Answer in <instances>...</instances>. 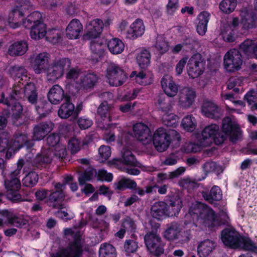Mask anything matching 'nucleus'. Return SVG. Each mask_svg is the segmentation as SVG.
I'll list each match as a JSON object with an SVG mask.
<instances>
[{"label":"nucleus","mask_w":257,"mask_h":257,"mask_svg":"<svg viewBox=\"0 0 257 257\" xmlns=\"http://www.w3.org/2000/svg\"><path fill=\"white\" fill-rule=\"evenodd\" d=\"M221 240L226 246L233 248H240L257 253V246L251 239L240 236L234 229H224L221 233Z\"/></svg>","instance_id":"obj_1"},{"label":"nucleus","mask_w":257,"mask_h":257,"mask_svg":"<svg viewBox=\"0 0 257 257\" xmlns=\"http://www.w3.org/2000/svg\"><path fill=\"white\" fill-rule=\"evenodd\" d=\"M23 164V160H20L18 162L17 169L9 173L5 179L7 197L13 201L22 200V196L18 192L21 187L20 178Z\"/></svg>","instance_id":"obj_2"},{"label":"nucleus","mask_w":257,"mask_h":257,"mask_svg":"<svg viewBox=\"0 0 257 257\" xmlns=\"http://www.w3.org/2000/svg\"><path fill=\"white\" fill-rule=\"evenodd\" d=\"M42 20L41 14L35 11L29 15L23 22L24 26L30 29V35L32 39L38 40L46 35V26Z\"/></svg>","instance_id":"obj_3"},{"label":"nucleus","mask_w":257,"mask_h":257,"mask_svg":"<svg viewBox=\"0 0 257 257\" xmlns=\"http://www.w3.org/2000/svg\"><path fill=\"white\" fill-rule=\"evenodd\" d=\"M189 213L191 215H196L200 222L208 227H213L220 223L218 222L217 216L210 208L203 204L196 203L192 204Z\"/></svg>","instance_id":"obj_4"},{"label":"nucleus","mask_w":257,"mask_h":257,"mask_svg":"<svg viewBox=\"0 0 257 257\" xmlns=\"http://www.w3.org/2000/svg\"><path fill=\"white\" fill-rule=\"evenodd\" d=\"M225 140V136L220 132L219 126L215 123L206 126L199 137V141L202 146H209L213 142L216 145H220Z\"/></svg>","instance_id":"obj_5"},{"label":"nucleus","mask_w":257,"mask_h":257,"mask_svg":"<svg viewBox=\"0 0 257 257\" xmlns=\"http://www.w3.org/2000/svg\"><path fill=\"white\" fill-rule=\"evenodd\" d=\"M71 65V60L68 58L56 59L51 63L46 71V77L49 81H55L61 78L65 70L69 69Z\"/></svg>","instance_id":"obj_6"},{"label":"nucleus","mask_w":257,"mask_h":257,"mask_svg":"<svg viewBox=\"0 0 257 257\" xmlns=\"http://www.w3.org/2000/svg\"><path fill=\"white\" fill-rule=\"evenodd\" d=\"M9 97H5L7 94L2 93L0 103H4L9 106L12 105V111L13 115L18 117L23 111V107L20 103L16 102L22 98L23 94L20 92V87L16 86L14 89L9 90Z\"/></svg>","instance_id":"obj_7"},{"label":"nucleus","mask_w":257,"mask_h":257,"mask_svg":"<svg viewBox=\"0 0 257 257\" xmlns=\"http://www.w3.org/2000/svg\"><path fill=\"white\" fill-rule=\"evenodd\" d=\"M144 240L147 249L153 255L159 256L164 253L165 243L156 232L147 233L144 236Z\"/></svg>","instance_id":"obj_8"},{"label":"nucleus","mask_w":257,"mask_h":257,"mask_svg":"<svg viewBox=\"0 0 257 257\" xmlns=\"http://www.w3.org/2000/svg\"><path fill=\"white\" fill-rule=\"evenodd\" d=\"M105 76L109 84L115 87L122 85L127 78L123 69L116 64H111L108 66Z\"/></svg>","instance_id":"obj_9"},{"label":"nucleus","mask_w":257,"mask_h":257,"mask_svg":"<svg viewBox=\"0 0 257 257\" xmlns=\"http://www.w3.org/2000/svg\"><path fill=\"white\" fill-rule=\"evenodd\" d=\"M19 4H21L20 6H17L10 13L7 20L8 25L14 29L23 25L24 12L30 6V3L26 1L19 0Z\"/></svg>","instance_id":"obj_10"},{"label":"nucleus","mask_w":257,"mask_h":257,"mask_svg":"<svg viewBox=\"0 0 257 257\" xmlns=\"http://www.w3.org/2000/svg\"><path fill=\"white\" fill-rule=\"evenodd\" d=\"M243 60L240 53L236 49L228 51L224 56V66L228 72H234L239 70Z\"/></svg>","instance_id":"obj_11"},{"label":"nucleus","mask_w":257,"mask_h":257,"mask_svg":"<svg viewBox=\"0 0 257 257\" xmlns=\"http://www.w3.org/2000/svg\"><path fill=\"white\" fill-rule=\"evenodd\" d=\"M205 63L199 54L193 55L189 60L187 70L189 76L195 78L201 75L204 70Z\"/></svg>","instance_id":"obj_12"},{"label":"nucleus","mask_w":257,"mask_h":257,"mask_svg":"<svg viewBox=\"0 0 257 257\" xmlns=\"http://www.w3.org/2000/svg\"><path fill=\"white\" fill-rule=\"evenodd\" d=\"M97 114L100 117L101 120H98V126L101 129H106L112 120L113 108L112 105L108 104L106 101L101 103L97 108Z\"/></svg>","instance_id":"obj_13"},{"label":"nucleus","mask_w":257,"mask_h":257,"mask_svg":"<svg viewBox=\"0 0 257 257\" xmlns=\"http://www.w3.org/2000/svg\"><path fill=\"white\" fill-rule=\"evenodd\" d=\"M50 55L46 52L34 55L31 59V66L36 74L46 73L49 64Z\"/></svg>","instance_id":"obj_14"},{"label":"nucleus","mask_w":257,"mask_h":257,"mask_svg":"<svg viewBox=\"0 0 257 257\" xmlns=\"http://www.w3.org/2000/svg\"><path fill=\"white\" fill-rule=\"evenodd\" d=\"M168 132L165 128L160 127L154 133L153 142L155 149L162 152L167 150L171 143Z\"/></svg>","instance_id":"obj_15"},{"label":"nucleus","mask_w":257,"mask_h":257,"mask_svg":"<svg viewBox=\"0 0 257 257\" xmlns=\"http://www.w3.org/2000/svg\"><path fill=\"white\" fill-rule=\"evenodd\" d=\"M96 175H97L98 179L101 181L110 182L113 178L112 174L107 173L103 169L100 170L97 172L95 170L90 169L85 171L79 175L78 177L79 184L80 185L84 184L86 181H90Z\"/></svg>","instance_id":"obj_16"},{"label":"nucleus","mask_w":257,"mask_h":257,"mask_svg":"<svg viewBox=\"0 0 257 257\" xmlns=\"http://www.w3.org/2000/svg\"><path fill=\"white\" fill-rule=\"evenodd\" d=\"M82 248L79 239L70 242L65 248H60L52 257H81Z\"/></svg>","instance_id":"obj_17"},{"label":"nucleus","mask_w":257,"mask_h":257,"mask_svg":"<svg viewBox=\"0 0 257 257\" xmlns=\"http://www.w3.org/2000/svg\"><path fill=\"white\" fill-rule=\"evenodd\" d=\"M54 187L55 190L51 192L47 202L49 206L54 208H61L62 202L65 198L63 190L65 188V184L60 183H56L54 185Z\"/></svg>","instance_id":"obj_18"},{"label":"nucleus","mask_w":257,"mask_h":257,"mask_svg":"<svg viewBox=\"0 0 257 257\" xmlns=\"http://www.w3.org/2000/svg\"><path fill=\"white\" fill-rule=\"evenodd\" d=\"M135 137L143 145L150 144L152 141L150 128L145 123H137L133 126Z\"/></svg>","instance_id":"obj_19"},{"label":"nucleus","mask_w":257,"mask_h":257,"mask_svg":"<svg viewBox=\"0 0 257 257\" xmlns=\"http://www.w3.org/2000/svg\"><path fill=\"white\" fill-rule=\"evenodd\" d=\"M222 129L225 134L230 136V140L233 143H235L240 135L238 125L234 123L229 117H225L223 119Z\"/></svg>","instance_id":"obj_20"},{"label":"nucleus","mask_w":257,"mask_h":257,"mask_svg":"<svg viewBox=\"0 0 257 257\" xmlns=\"http://www.w3.org/2000/svg\"><path fill=\"white\" fill-rule=\"evenodd\" d=\"M195 90L189 87H184L179 91V103L184 108H189L194 103L196 97Z\"/></svg>","instance_id":"obj_21"},{"label":"nucleus","mask_w":257,"mask_h":257,"mask_svg":"<svg viewBox=\"0 0 257 257\" xmlns=\"http://www.w3.org/2000/svg\"><path fill=\"white\" fill-rule=\"evenodd\" d=\"M104 26L102 21L96 19L90 21L86 26L85 37L88 39L96 38L101 33Z\"/></svg>","instance_id":"obj_22"},{"label":"nucleus","mask_w":257,"mask_h":257,"mask_svg":"<svg viewBox=\"0 0 257 257\" xmlns=\"http://www.w3.org/2000/svg\"><path fill=\"white\" fill-rule=\"evenodd\" d=\"M202 112L205 116L213 119H217L222 115L221 109L213 102L205 101L202 106Z\"/></svg>","instance_id":"obj_23"},{"label":"nucleus","mask_w":257,"mask_h":257,"mask_svg":"<svg viewBox=\"0 0 257 257\" xmlns=\"http://www.w3.org/2000/svg\"><path fill=\"white\" fill-rule=\"evenodd\" d=\"M12 146L10 149L13 150V153L19 150L24 145L27 147H31L34 145L33 141L29 140L27 134L18 133L15 136L14 139L11 141Z\"/></svg>","instance_id":"obj_24"},{"label":"nucleus","mask_w":257,"mask_h":257,"mask_svg":"<svg viewBox=\"0 0 257 257\" xmlns=\"http://www.w3.org/2000/svg\"><path fill=\"white\" fill-rule=\"evenodd\" d=\"M53 128L51 122H43L36 125L33 129V140L40 141L49 133Z\"/></svg>","instance_id":"obj_25"},{"label":"nucleus","mask_w":257,"mask_h":257,"mask_svg":"<svg viewBox=\"0 0 257 257\" xmlns=\"http://www.w3.org/2000/svg\"><path fill=\"white\" fill-rule=\"evenodd\" d=\"M145 27L143 21L141 19H137L130 27L126 31V38L134 40L143 35Z\"/></svg>","instance_id":"obj_26"},{"label":"nucleus","mask_w":257,"mask_h":257,"mask_svg":"<svg viewBox=\"0 0 257 257\" xmlns=\"http://www.w3.org/2000/svg\"><path fill=\"white\" fill-rule=\"evenodd\" d=\"M98 77L93 73H84L81 74L79 81H77L78 88L79 89H88L92 88L97 83Z\"/></svg>","instance_id":"obj_27"},{"label":"nucleus","mask_w":257,"mask_h":257,"mask_svg":"<svg viewBox=\"0 0 257 257\" xmlns=\"http://www.w3.org/2000/svg\"><path fill=\"white\" fill-rule=\"evenodd\" d=\"M162 87L166 93L169 97L175 96L178 92V86L173 80L172 76L166 75L161 80Z\"/></svg>","instance_id":"obj_28"},{"label":"nucleus","mask_w":257,"mask_h":257,"mask_svg":"<svg viewBox=\"0 0 257 257\" xmlns=\"http://www.w3.org/2000/svg\"><path fill=\"white\" fill-rule=\"evenodd\" d=\"M130 76L131 78H134V80L137 83L144 85L151 84L154 78V75L152 72L146 70L139 72L134 71Z\"/></svg>","instance_id":"obj_29"},{"label":"nucleus","mask_w":257,"mask_h":257,"mask_svg":"<svg viewBox=\"0 0 257 257\" xmlns=\"http://www.w3.org/2000/svg\"><path fill=\"white\" fill-rule=\"evenodd\" d=\"M90 47L92 52V59L93 61H97L104 54L106 43L104 40L98 39L91 41Z\"/></svg>","instance_id":"obj_30"},{"label":"nucleus","mask_w":257,"mask_h":257,"mask_svg":"<svg viewBox=\"0 0 257 257\" xmlns=\"http://www.w3.org/2000/svg\"><path fill=\"white\" fill-rule=\"evenodd\" d=\"M82 30L83 27L80 21L77 19H73L68 24L66 34L69 39H76L80 37Z\"/></svg>","instance_id":"obj_31"},{"label":"nucleus","mask_w":257,"mask_h":257,"mask_svg":"<svg viewBox=\"0 0 257 257\" xmlns=\"http://www.w3.org/2000/svg\"><path fill=\"white\" fill-rule=\"evenodd\" d=\"M163 236L169 241L178 240L181 236L180 225L176 222H172L168 224L163 234Z\"/></svg>","instance_id":"obj_32"},{"label":"nucleus","mask_w":257,"mask_h":257,"mask_svg":"<svg viewBox=\"0 0 257 257\" xmlns=\"http://www.w3.org/2000/svg\"><path fill=\"white\" fill-rule=\"evenodd\" d=\"M79 110H75L74 105L69 101L62 104L58 110V116L63 119L69 117L76 118Z\"/></svg>","instance_id":"obj_33"},{"label":"nucleus","mask_w":257,"mask_h":257,"mask_svg":"<svg viewBox=\"0 0 257 257\" xmlns=\"http://www.w3.org/2000/svg\"><path fill=\"white\" fill-rule=\"evenodd\" d=\"M216 242L211 239H206L201 241L197 246V253L200 257H207L215 249Z\"/></svg>","instance_id":"obj_34"},{"label":"nucleus","mask_w":257,"mask_h":257,"mask_svg":"<svg viewBox=\"0 0 257 257\" xmlns=\"http://www.w3.org/2000/svg\"><path fill=\"white\" fill-rule=\"evenodd\" d=\"M167 204L163 201L155 202L152 206V216L158 220H162L167 217Z\"/></svg>","instance_id":"obj_35"},{"label":"nucleus","mask_w":257,"mask_h":257,"mask_svg":"<svg viewBox=\"0 0 257 257\" xmlns=\"http://www.w3.org/2000/svg\"><path fill=\"white\" fill-rule=\"evenodd\" d=\"M16 86L20 87V92L23 94L22 97H26L28 101L31 103H35L37 99V94L36 93L35 85L33 83H28L22 90V87L21 84L15 85L13 89Z\"/></svg>","instance_id":"obj_36"},{"label":"nucleus","mask_w":257,"mask_h":257,"mask_svg":"<svg viewBox=\"0 0 257 257\" xmlns=\"http://www.w3.org/2000/svg\"><path fill=\"white\" fill-rule=\"evenodd\" d=\"M64 97L63 89L58 85H54L48 93V98L49 101L54 104L59 103Z\"/></svg>","instance_id":"obj_37"},{"label":"nucleus","mask_w":257,"mask_h":257,"mask_svg":"<svg viewBox=\"0 0 257 257\" xmlns=\"http://www.w3.org/2000/svg\"><path fill=\"white\" fill-rule=\"evenodd\" d=\"M28 45L26 42L21 41L12 44L9 48L8 53L12 56L24 54L28 50Z\"/></svg>","instance_id":"obj_38"},{"label":"nucleus","mask_w":257,"mask_h":257,"mask_svg":"<svg viewBox=\"0 0 257 257\" xmlns=\"http://www.w3.org/2000/svg\"><path fill=\"white\" fill-rule=\"evenodd\" d=\"M109 51L113 54L121 53L124 49V45L118 38H114L109 40L107 43Z\"/></svg>","instance_id":"obj_39"},{"label":"nucleus","mask_w":257,"mask_h":257,"mask_svg":"<svg viewBox=\"0 0 257 257\" xmlns=\"http://www.w3.org/2000/svg\"><path fill=\"white\" fill-rule=\"evenodd\" d=\"M53 151L51 148L43 149L41 153L38 154L36 158V164H49L51 163L53 158Z\"/></svg>","instance_id":"obj_40"},{"label":"nucleus","mask_w":257,"mask_h":257,"mask_svg":"<svg viewBox=\"0 0 257 257\" xmlns=\"http://www.w3.org/2000/svg\"><path fill=\"white\" fill-rule=\"evenodd\" d=\"M202 196L205 200L212 203L214 201H219L221 199L222 192L219 187L214 186L209 193L206 192H203Z\"/></svg>","instance_id":"obj_41"},{"label":"nucleus","mask_w":257,"mask_h":257,"mask_svg":"<svg viewBox=\"0 0 257 257\" xmlns=\"http://www.w3.org/2000/svg\"><path fill=\"white\" fill-rule=\"evenodd\" d=\"M28 72L27 70L23 67L21 66H14L12 67L10 70V74L14 79L20 78L19 80V84H22L23 85V83H22L21 81H27L28 79L27 76Z\"/></svg>","instance_id":"obj_42"},{"label":"nucleus","mask_w":257,"mask_h":257,"mask_svg":"<svg viewBox=\"0 0 257 257\" xmlns=\"http://www.w3.org/2000/svg\"><path fill=\"white\" fill-rule=\"evenodd\" d=\"M154 47L158 53L161 55L166 53L169 49L168 42L163 35H158L156 37Z\"/></svg>","instance_id":"obj_43"},{"label":"nucleus","mask_w":257,"mask_h":257,"mask_svg":"<svg viewBox=\"0 0 257 257\" xmlns=\"http://www.w3.org/2000/svg\"><path fill=\"white\" fill-rule=\"evenodd\" d=\"M186 169L184 167H180L173 172L169 173H159L157 175L158 181L163 182L167 179H173L179 177L185 171Z\"/></svg>","instance_id":"obj_44"},{"label":"nucleus","mask_w":257,"mask_h":257,"mask_svg":"<svg viewBox=\"0 0 257 257\" xmlns=\"http://www.w3.org/2000/svg\"><path fill=\"white\" fill-rule=\"evenodd\" d=\"M120 160L125 165L140 167V163L136 160L132 152L128 149L123 150Z\"/></svg>","instance_id":"obj_45"},{"label":"nucleus","mask_w":257,"mask_h":257,"mask_svg":"<svg viewBox=\"0 0 257 257\" xmlns=\"http://www.w3.org/2000/svg\"><path fill=\"white\" fill-rule=\"evenodd\" d=\"M7 220L8 224L21 227L26 224L27 221L22 216H18L13 213H8L7 215Z\"/></svg>","instance_id":"obj_46"},{"label":"nucleus","mask_w":257,"mask_h":257,"mask_svg":"<svg viewBox=\"0 0 257 257\" xmlns=\"http://www.w3.org/2000/svg\"><path fill=\"white\" fill-rule=\"evenodd\" d=\"M139 66L143 69L146 68L150 64V54L147 50H143L137 57Z\"/></svg>","instance_id":"obj_47"},{"label":"nucleus","mask_w":257,"mask_h":257,"mask_svg":"<svg viewBox=\"0 0 257 257\" xmlns=\"http://www.w3.org/2000/svg\"><path fill=\"white\" fill-rule=\"evenodd\" d=\"M99 257H116L114 247L110 244H101L99 248Z\"/></svg>","instance_id":"obj_48"},{"label":"nucleus","mask_w":257,"mask_h":257,"mask_svg":"<svg viewBox=\"0 0 257 257\" xmlns=\"http://www.w3.org/2000/svg\"><path fill=\"white\" fill-rule=\"evenodd\" d=\"M182 208L181 201L176 199L171 201L169 205H167V216H175L179 213Z\"/></svg>","instance_id":"obj_49"},{"label":"nucleus","mask_w":257,"mask_h":257,"mask_svg":"<svg viewBox=\"0 0 257 257\" xmlns=\"http://www.w3.org/2000/svg\"><path fill=\"white\" fill-rule=\"evenodd\" d=\"M236 5V0H222L220 3L219 8L223 13L229 14L235 10Z\"/></svg>","instance_id":"obj_50"},{"label":"nucleus","mask_w":257,"mask_h":257,"mask_svg":"<svg viewBox=\"0 0 257 257\" xmlns=\"http://www.w3.org/2000/svg\"><path fill=\"white\" fill-rule=\"evenodd\" d=\"M181 124L185 130L192 132L196 126V121L192 115H188L183 118Z\"/></svg>","instance_id":"obj_51"},{"label":"nucleus","mask_w":257,"mask_h":257,"mask_svg":"<svg viewBox=\"0 0 257 257\" xmlns=\"http://www.w3.org/2000/svg\"><path fill=\"white\" fill-rule=\"evenodd\" d=\"M137 187V184L135 181L125 178H122L116 184V188L120 190L126 188L134 189Z\"/></svg>","instance_id":"obj_52"},{"label":"nucleus","mask_w":257,"mask_h":257,"mask_svg":"<svg viewBox=\"0 0 257 257\" xmlns=\"http://www.w3.org/2000/svg\"><path fill=\"white\" fill-rule=\"evenodd\" d=\"M221 34L225 41L231 42L235 40V32L229 25L223 26Z\"/></svg>","instance_id":"obj_53"},{"label":"nucleus","mask_w":257,"mask_h":257,"mask_svg":"<svg viewBox=\"0 0 257 257\" xmlns=\"http://www.w3.org/2000/svg\"><path fill=\"white\" fill-rule=\"evenodd\" d=\"M61 32L57 29H52L47 31L46 39L50 42L56 44L59 42L61 38Z\"/></svg>","instance_id":"obj_54"},{"label":"nucleus","mask_w":257,"mask_h":257,"mask_svg":"<svg viewBox=\"0 0 257 257\" xmlns=\"http://www.w3.org/2000/svg\"><path fill=\"white\" fill-rule=\"evenodd\" d=\"M38 180V175L35 172H29L23 179V184L26 187H32L36 185Z\"/></svg>","instance_id":"obj_55"},{"label":"nucleus","mask_w":257,"mask_h":257,"mask_svg":"<svg viewBox=\"0 0 257 257\" xmlns=\"http://www.w3.org/2000/svg\"><path fill=\"white\" fill-rule=\"evenodd\" d=\"M255 44L251 40L246 39L240 44V50L248 55H252Z\"/></svg>","instance_id":"obj_56"},{"label":"nucleus","mask_w":257,"mask_h":257,"mask_svg":"<svg viewBox=\"0 0 257 257\" xmlns=\"http://www.w3.org/2000/svg\"><path fill=\"white\" fill-rule=\"evenodd\" d=\"M82 72L77 68L70 69L66 73V77L67 80L70 82H75L77 84V81H79Z\"/></svg>","instance_id":"obj_57"},{"label":"nucleus","mask_w":257,"mask_h":257,"mask_svg":"<svg viewBox=\"0 0 257 257\" xmlns=\"http://www.w3.org/2000/svg\"><path fill=\"white\" fill-rule=\"evenodd\" d=\"M177 116L172 112H166L163 116L162 119L165 125L168 126L175 125Z\"/></svg>","instance_id":"obj_58"},{"label":"nucleus","mask_w":257,"mask_h":257,"mask_svg":"<svg viewBox=\"0 0 257 257\" xmlns=\"http://www.w3.org/2000/svg\"><path fill=\"white\" fill-rule=\"evenodd\" d=\"M12 146L11 142H9L8 139L6 137H0V152L5 151L6 149H8V151L6 154V157H8L12 155L13 150L10 149V147Z\"/></svg>","instance_id":"obj_59"},{"label":"nucleus","mask_w":257,"mask_h":257,"mask_svg":"<svg viewBox=\"0 0 257 257\" xmlns=\"http://www.w3.org/2000/svg\"><path fill=\"white\" fill-rule=\"evenodd\" d=\"M53 156L55 155L59 159H63L67 155V151L65 146L61 143L58 144L54 148Z\"/></svg>","instance_id":"obj_60"},{"label":"nucleus","mask_w":257,"mask_h":257,"mask_svg":"<svg viewBox=\"0 0 257 257\" xmlns=\"http://www.w3.org/2000/svg\"><path fill=\"white\" fill-rule=\"evenodd\" d=\"M111 150L109 147L102 145L98 149L99 159L103 162L109 158L111 155Z\"/></svg>","instance_id":"obj_61"},{"label":"nucleus","mask_w":257,"mask_h":257,"mask_svg":"<svg viewBox=\"0 0 257 257\" xmlns=\"http://www.w3.org/2000/svg\"><path fill=\"white\" fill-rule=\"evenodd\" d=\"M178 0H168L166 6V12L168 15H172L178 10L179 8Z\"/></svg>","instance_id":"obj_62"},{"label":"nucleus","mask_w":257,"mask_h":257,"mask_svg":"<svg viewBox=\"0 0 257 257\" xmlns=\"http://www.w3.org/2000/svg\"><path fill=\"white\" fill-rule=\"evenodd\" d=\"M138 248V243L133 240H127L124 244V250L127 253L135 252Z\"/></svg>","instance_id":"obj_63"},{"label":"nucleus","mask_w":257,"mask_h":257,"mask_svg":"<svg viewBox=\"0 0 257 257\" xmlns=\"http://www.w3.org/2000/svg\"><path fill=\"white\" fill-rule=\"evenodd\" d=\"M81 143L80 141L76 138H72L68 143V148L72 154L76 153L80 150Z\"/></svg>","instance_id":"obj_64"}]
</instances>
